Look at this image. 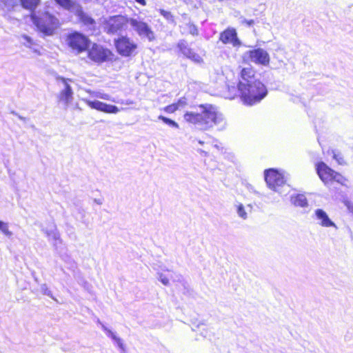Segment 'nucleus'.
I'll return each instance as SVG.
<instances>
[{"mask_svg": "<svg viewBox=\"0 0 353 353\" xmlns=\"http://www.w3.org/2000/svg\"><path fill=\"white\" fill-rule=\"evenodd\" d=\"M239 93L243 103L252 105L259 103L268 93L265 85L255 78V72L251 67L243 68L240 72V79L235 86H228L226 98L234 99Z\"/></svg>", "mask_w": 353, "mask_h": 353, "instance_id": "nucleus-1", "label": "nucleus"}, {"mask_svg": "<svg viewBox=\"0 0 353 353\" xmlns=\"http://www.w3.org/2000/svg\"><path fill=\"white\" fill-rule=\"evenodd\" d=\"M184 120L194 125L201 130H208L214 126L223 129L226 125V121L221 112L216 108L210 104L201 105L196 111L186 112Z\"/></svg>", "mask_w": 353, "mask_h": 353, "instance_id": "nucleus-2", "label": "nucleus"}, {"mask_svg": "<svg viewBox=\"0 0 353 353\" xmlns=\"http://www.w3.org/2000/svg\"><path fill=\"white\" fill-rule=\"evenodd\" d=\"M32 22L38 29L47 35H51L60 26L59 20L48 12H45L41 16H37L34 12L31 15Z\"/></svg>", "mask_w": 353, "mask_h": 353, "instance_id": "nucleus-3", "label": "nucleus"}, {"mask_svg": "<svg viewBox=\"0 0 353 353\" xmlns=\"http://www.w3.org/2000/svg\"><path fill=\"white\" fill-rule=\"evenodd\" d=\"M265 180L268 186L280 194H286L289 187L285 185V180L282 173L274 169H269L265 172Z\"/></svg>", "mask_w": 353, "mask_h": 353, "instance_id": "nucleus-4", "label": "nucleus"}, {"mask_svg": "<svg viewBox=\"0 0 353 353\" xmlns=\"http://www.w3.org/2000/svg\"><path fill=\"white\" fill-rule=\"evenodd\" d=\"M130 23V18L123 15H115L104 18L102 25L104 30L108 34H121L126 30Z\"/></svg>", "mask_w": 353, "mask_h": 353, "instance_id": "nucleus-5", "label": "nucleus"}, {"mask_svg": "<svg viewBox=\"0 0 353 353\" xmlns=\"http://www.w3.org/2000/svg\"><path fill=\"white\" fill-rule=\"evenodd\" d=\"M130 26L141 39L152 42L156 39V35L152 27L140 17L130 18Z\"/></svg>", "mask_w": 353, "mask_h": 353, "instance_id": "nucleus-6", "label": "nucleus"}, {"mask_svg": "<svg viewBox=\"0 0 353 353\" xmlns=\"http://www.w3.org/2000/svg\"><path fill=\"white\" fill-rule=\"evenodd\" d=\"M316 172L325 185H329L332 181L343 184L345 179L339 173L329 168L325 163L319 162L316 165Z\"/></svg>", "mask_w": 353, "mask_h": 353, "instance_id": "nucleus-7", "label": "nucleus"}, {"mask_svg": "<svg viewBox=\"0 0 353 353\" xmlns=\"http://www.w3.org/2000/svg\"><path fill=\"white\" fill-rule=\"evenodd\" d=\"M242 59L245 63L252 62L263 66L268 65L270 61L268 52L260 48L246 51L243 54Z\"/></svg>", "mask_w": 353, "mask_h": 353, "instance_id": "nucleus-8", "label": "nucleus"}, {"mask_svg": "<svg viewBox=\"0 0 353 353\" xmlns=\"http://www.w3.org/2000/svg\"><path fill=\"white\" fill-rule=\"evenodd\" d=\"M66 43L76 54L85 51L89 43V39L83 34L74 32L67 37Z\"/></svg>", "mask_w": 353, "mask_h": 353, "instance_id": "nucleus-9", "label": "nucleus"}, {"mask_svg": "<svg viewBox=\"0 0 353 353\" xmlns=\"http://www.w3.org/2000/svg\"><path fill=\"white\" fill-rule=\"evenodd\" d=\"M115 46L118 52L123 57L135 54L138 48L134 39L127 36H122L115 40Z\"/></svg>", "mask_w": 353, "mask_h": 353, "instance_id": "nucleus-10", "label": "nucleus"}, {"mask_svg": "<svg viewBox=\"0 0 353 353\" xmlns=\"http://www.w3.org/2000/svg\"><path fill=\"white\" fill-rule=\"evenodd\" d=\"M112 52L103 46L94 44L88 50V57L96 63H101L111 59Z\"/></svg>", "mask_w": 353, "mask_h": 353, "instance_id": "nucleus-11", "label": "nucleus"}, {"mask_svg": "<svg viewBox=\"0 0 353 353\" xmlns=\"http://www.w3.org/2000/svg\"><path fill=\"white\" fill-rule=\"evenodd\" d=\"M58 81L62 84V88L59 93V101L63 103L65 107L69 106L72 103L73 97V91L70 85L71 79L59 77Z\"/></svg>", "mask_w": 353, "mask_h": 353, "instance_id": "nucleus-12", "label": "nucleus"}, {"mask_svg": "<svg viewBox=\"0 0 353 353\" xmlns=\"http://www.w3.org/2000/svg\"><path fill=\"white\" fill-rule=\"evenodd\" d=\"M82 101H84L90 108L105 113L117 114L120 111V109L117 106L108 104L100 101H91L86 98H83Z\"/></svg>", "mask_w": 353, "mask_h": 353, "instance_id": "nucleus-13", "label": "nucleus"}, {"mask_svg": "<svg viewBox=\"0 0 353 353\" xmlns=\"http://www.w3.org/2000/svg\"><path fill=\"white\" fill-rule=\"evenodd\" d=\"M219 39L224 44H231L233 47H238L241 45L236 30L234 28H228L221 32Z\"/></svg>", "mask_w": 353, "mask_h": 353, "instance_id": "nucleus-14", "label": "nucleus"}, {"mask_svg": "<svg viewBox=\"0 0 353 353\" xmlns=\"http://www.w3.org/2000/svg\"><path fill=\"white\" fill-rule=\"evenodd\" d=\"M314 216L317 223L321 227L337 228L336 224L329 218L327 214L323 210L316 209L314 211Z\"/></svg>", "mask_w": 353, "mask_h": 353, "instance_id": "nucleus-15", "label": "nucleus"}, {"mask_svg": "<svg viewBox=\"0 0 353 353\" xmlns=\"http://www.w3.org/2000/svg\"><path fill=\"white\" fill-rule=\"evenodd\" d=\"M74 14L79 19V20L87 26H93L94 21L88 14H87L83 10L82 6L79 4L76 7Z\"/></svg>", "mask_w": 353, "mask_h": 353, "instance_id": "nucleus-16", "label": "nucleus"}, {"mask_svg": "<svg viewBox=\"0 0 353 353\" xmlns=\"http://www.w3.org/2000/svg\"><path fill=\"white\" fill-rule=\"evenodd\" d=\"M178 47L181 52L187 57L197 62L200 61L201 57L188 47L187 43L185 41H181L178 43Z\"/></svg>", "mask_w": 353, "mask_h": 353, "instance_id": "nucleus-17", "label": "nucleus"}, {"mask_svg": "<svg viewBox=\"0 0 353 353\" xmlns=\"http://www.w3.org/2000/svg\"><path fill=\"white\" fill-rule=\"evenodd\" d=\"M188 104L187 99L185 97L179 99L176 103L167 105L163 108V110L169 114L175 112L178 110L184 108Z\"/></svg>", "mask_w": 353, "mask_h": 353, "instance_id": "nucleus-18", "label": "nucleus"}, {"mask_svg": "<svg viewBox=\"0 0 353 353\" xmlns=\"http://www.w3.org/2000/svg\"><path fill=\"white\" fill-rule=\"evenodd\" d=\"M57 4L72 13L75 11L76 7L79 6V3H76L72 0H53Z\"/></svg>", "mask_w": 353, "mask_h": 353, "instance_id": "nucleus-19", "label": "nucleus"}, {"mask_svg": "<svg viewBox=\"0 0 353 353\" xmlns=\"http://www.w3.org/2000/svg\"><path fill=\"white\" fill-rule=\"evenodd\" d=\"M105 333L108 336L110 337L116 343L120 350L121 353H127L126 346L120 337L117 336V334L112 332L110 329Z\"/></svg>", "mask_w": 353, "mask_h": 353, "instance_id": "nucleus-20", "label": "nucleus"}, {"mask_svg": "<svg viewBox=\"0 0 353 353\" xmlns=\"http://www.w3.org/2000/svg\"><path fill=\"white\" fill-rule=\"evenodd\" d=\"M20 41L24 46L32 50L34 53L40 54L39 50L34 48V43L30 37L23 34L20 37Z\"/></svg>", "mask_w": 353, "mask_h": 353, "instance_id": "nucleus-21", "label": "nucleus"}, {"mask_svg": "<svg viewBox=\"0 0 353 353\" xmlns=\"http://www.w3.org/2000/svg\"><path fill=\"white\" fill-rule=\"evenodd\" d=\"M85 92L90 94L92 98H99L103 100L111 101L115 102V101L108 94L103 93L101 91H93L91 90H84Z\"/></svg>", "mask_w": 353, "mask_h": 353, "instance_id": "nucleus-22", "label": "nucleus"}, {"mask_svg": "<svg viewBox=\"0 0 353 353\" xmlns=\"http://www.w3.org/2000/svg\"><path fill=\"white\" fill-rule=\"evenodd\" d=\"M292 202L296 206L305 208L307 206V201L305 195L298 194L294 197H292Z\"/></svg>", "mask_w": 353, "mask_h": 353, "instance_id": "nucleus-23", "label": "nucleus"}, {"mask_svg": "<svg viewBox=\"0 0 353 353\" xmlns=\"http://www.w3.org/2000/svg\"><path fill=\"white\" fill-rule=\"evenodd\" d=\"M236 208V212L238 214V216L242 219L243 220H245L248 219V212L245 209V207L241 203H236L234 205Z\"/></svg>", "mask_w": 353, "mask_h": 353, "instance_id": "nucleus-24", "label": "nucleus"}, {"mask_svg": "<svg viewBox=\"0 0 353 353\" xmlns=\"http://www.w3.org/2000/svg\"><path fill=\"white\" fill-rule=\"evenodd\" d=\"M22 6L29 10H33L40 2V0H21Z\"/></svg>", "mask_w": 353, "mask_h": 353, "instance_id": "nucleus-25", "label": "nucleus"}, {"mask_svg": "<svg viewBox=\"0 0 353 353\" xmlns=\"http://www.w3.org/2000/svg\"><path fill=\"white\" fill-rule=\"evenodd\" d=\"M159 12L165 18V19L167 20V21L168 23H172V24L176 23L175 20H174V17L170 11L165 10L163 9H160Z\"/></svg>", "mask_w": 353, "mask_h": 353, "instance_id": "nucleus-26", "label": "nucleus"}, {"mask_svg": "<svg viewBox=\"0 0 353 353\" xmlns=\"http://www.w3.org/2000/svg\"><path fill=\"white\" fill-rule=\"evenodd\" d=\"M16 0H0V6L2 9L10 10L16 5Z\"/></svg>", "mask_w": 353, "mask_h": 353, "instance_id": "nucleus-27", "label": "nucleus"}, {"mask_svg": "<svg viewBox=\"0 0 353 353\" xmlns=\"http://www.w3.org/2000/svg\"><path fill=\"white\" fill-rule=\"evenodd\" d=\"M158 119L162 121L164 123L167 124L168 125H169L172 128H179V124L176 122H175L174 121H173L170 119H168L164 116L159 115L158 117Z\"/></svg>", "mask_w": 353, "mask_h": 353, "instance_id": "nucleus-28", "label": "nucleus"}, {"mask_svg": "<svg viewBox=\"0 0 353 353\" xmlns=\"http://www.w3.org/2000/svg\"><path fill=\"white\" fill-rule=\"evenodd\" d=\"M0 232L6 236H11L12 235V232L9 230L8 223L2 221H0Z\"/></svg>", "mask_w": 353, "mask_h": 353, "instance_id": "nucleus-29", "label": "nucleus"}, {"mask_svg": "<svg viewBox=\"0 0 353 353\" xmlns=\"http://www.w3.org/2000/svg\"><path fill=\"white\" fill-rule=\"evenodd\" d=\"M330 153L332 155L333 159H334L339 165H343L345 163L343 157L339 152L332 150Z\"/></svg>", "mask_w": 353, "mask_h": 353, "instance_id": "nucleus-30", "label": "nucleus"}, {"mask_svg": "<svg viewBox=\"0 0 353 353\" xmlns=\"http://www.w3.org/2000/svg\"><path fill=\"white\" fill-rule=\"evenodd\" d=\"M158 275V279L162 283V284H163L164 285H169L170 281L169 279L165 275H164L163 273H159Z\"/></svg>", "mask_w": 353, "mask_h": 353, "instance_id": "nucleus-31", "label": "nucleus"}, {"mask_svg": "<svg viewBox=\"0 0 353 353\" xmlns=\"http://www.w3.org/2000/svg\"><path fill=\"white\" fill-rule=\"evenodd\" d=\"M46 234L48 236H52L53 237V239L54 240H58L59 239V235L57 232H54V231H52L50 232H46Z\"/></svg>", "mask_w": 353, "mask_h": 353, "instance_id": "nucleus-32", "label": "nucleus"}, {"mask_svg": "<svg viewBox=\"0 0 353 353\" xmlns=\"http://www.w3.org/2000/svg\"><path fill=\"white\" fill-rule=\"evenodd\" d=\"M41 290L45 294L48 296H51V292L48 289L46 285H43L41 286Z\"/></svg>", "mask_w": 353, "mask_h": 353, "instance_id": "nucleus-33", "label": "nucleus"}, {"mask_svg": "<svg viewBox=\"0 0 353 353\" xmlns=\"http://www.w3.org/2000/svg\"><path fill=\"white\" fill-rule=\"evenodd\" d=\"M190 32L192 34H197V29L194 26H190Z\"/></svg>", "mask_w": 353, "mask_h": 353, "instance_id": "nucleus-34", "label": "nucleus"}, {"mask_svg": "<svg viewBox=\"0 0 353 353\" xmlns=\"http://www.w3.org/2000/svg\"><path fill=\"white\" fill-rule=\"evenodd\" d=\"M138 3L141 5L142 6H146V1L145 0H135Z\"/></svg>", "mask_w": 353, "mask_h": 353, "instance_id": "nucleus-35", "label": "nucleus"}, {"mask_svg": "<svg viewBox=\"0 0 353 353\" xmlns=\"http://www.w3.org/2000/svg\"><path fill=\"white\" fill-rule=\"evenodd\" d=\"M94 202L97 203V205H101L103 203V201L100 199H94Z\"/></svg>", "mask_w": 353, "mask_h": 353, "instance_id": "nucleus-36", "label": "nucleus"}, {"mask_svg": "<svg viewBox=\"0 0 353 353\" xmlns=\"http://www.w3.org/2000/svg\"><path fill=\"white\" fill-rule=\"evenodd\" d=\"M244 22L248 24V26H252L253 23H254V21L253 20H244Z\"/></svg>", "mask_w": 353, "mask_h": 353, "instance_id": "nucleus-37", "label": "nucleus"}, {"mask_svg": "<svg viewBox=\"0 0 353 353\" xmlns=\"http://www.w3.org/2000/svg\"><path fill=\"white\" fill-rule=\"evenodd\" d=\"M101 325V328L102 330L106 332L109 329L105 326L103 324H102L101 323H100Z\"/></svg>", "mask_w": 353, "mask_h": 353, "instance_id": "nucleus-38", "label": "nucleus"}, {"mask_svg": "<svg viewBox=\"0 0 353 353\" xmlns=\"http://www.w3.org/2000/svg\"><path fill=\"white\" fill-rule=\"evenodd\" d=\"M198 142L200 145H203L204 143V142L201 140L198 141Z\"/></svg>", "mask_w": 353, "mask_h": 353, "instance_id": "nucleus-39", "label": "nucleus"}]
</instances>
